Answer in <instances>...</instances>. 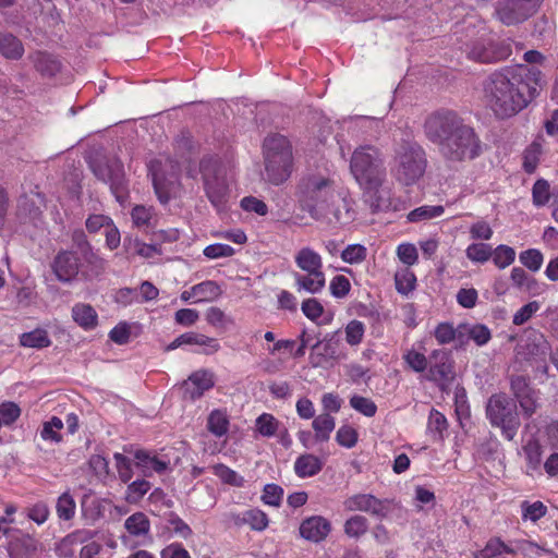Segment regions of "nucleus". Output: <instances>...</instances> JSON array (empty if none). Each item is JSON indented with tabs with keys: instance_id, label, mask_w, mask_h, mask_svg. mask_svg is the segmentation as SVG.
Wrapping results in <instances>:
<instances>
[{
	"instance_id": "obj_1",
	"label": "nucleus",
	"mask_w": 558,
	"mask_h": 558,
	"mask_svg": "<svg viewBox=\"0 0 558 558\" xmlns=\"http://www.w3.org/2000/svg\"><path fill=\"white\" fill-rule=\"evenodd\" d=\"M543 84V74L534 66H505L483 82L484 99L498 119H508L525 109L539 95Z\"/></svg>"
},
{
	"instance_id": "obj_2",
	"label": "nucleus",
	"mask_w": 558,
	"mask_h": 558,
	"mask_svg": "<svg viewBox=\"0 0 558 558\" xmlns=\"http://www.w3.org/2000/svg\"><path fill=\"white\" fill-rule=\"evenodd\" d=\"M424 129L427 138L438 147L447 162L472 160L480 155L481 141L474 129L453 111L432 114Z\"/></svg>"
},
{
	"instance_id": "obj_3",
	"label": "nucleus",
	"mask_w": 558,
	"mask_h": 558,
	"mask_svg": "<svg viewBox=\"0 0 558 558\" xmlns=\"http://www.w3.org/2000/svg\"><path fill=\"white\" fill-rule=\"evenodd\" d=\"M350 171L363 190V204L371 214L397 209L391 190L385 184L387 170L379 148L373 145L356 147L350 159Z\"/></svg>"
},
{
	"instance_id": "obj_4",
	"label": "nucleus",
	"mask_w": 558,
	"mask_h": 558,
	"mask_svg": "<svg viewBox=\"0 0 558 558\" xmlns=\"http://www.w3.org/2000/svg\"><path fill=\"white\" fill-rule=\"evenodd\" d=\"M300 193V202L315 219L347 225L356 218L353 199L329 179L308 177L301 182Z\"/></svg>"
},
{
	"instance_id": "obj_5",
	"label": "nucleus",
	"mask_w": 558,
	"mask_h": 558,
	"mask_svg": "<svg viewBox=\"0 0 558 558\" xmlns=\"http://www.w3.org/2000/svg\"><path fill=\"white\" fill-rule=\"evenodd\" d=\"M265 180L274 185L284 183L292 173V145L284 135H267L262 145Z\"/></svg>"
},
{
	"instance_id": "obj_6",
	"label": "nucleus",
	"mask_w": 558,
	"mask_h": 558,
	"mask_svg": "<svg viewBox=\"0 0 558 558\" xmlns=\"http://www.w3.org/2000/svg\"><path fill=\"white\" fill-rule=\"evenodd\" d=\"M89 168L93 174L105 184H108L111 193L119 203H123L129 196V182L124 167L116 156L95 154L89 159Z\"/></svg>"
},
{
	"instance_id": "obj_7",
	"label": "nucleus",
	"mask_w": 558,
	"mask_h": 558,
	"mask_svg": "<svg viewBox=\"0 0 558 558\" xmlns=\"http://www.w3.org/2000/svg\"><path fill=\"white\" fill-rule=\"evenodd\" d=\"M486 416L493 426L501 429L505 439H514L521 422L515 403L507 395L496 393L488 399Z\"/></svg>"
},
{
	"instance_id": "obj_8",
	"label": "nucleus",
	"mask_w": 558,
	"mask_h": 558,
	"mask_svg": "<svg viewBox=\"0 0 558 558\" xmlns=\"http://www.w3.org/2000/svg\"><path fill=\"white\" fill-rule=\"evenodd\" d=\"M397 179L409 185L423 177L427 160L424 149L416 143H403L396 153Z\"/></svg>"
},
{
	"instance_id": "obj_9",
	"label": "nucleus",
	"mask_w": 558,
	"mask_h": 558,
	"mask_svg": "<svg viewBox=\"0 0 558 558\" xmlns=\"http://www.w3.org/2000/svg\"><path fill=\"white\" fill-rule=\"evenodd\" d=\"M90 246H75V248L60 252L53 259L52 269L62 282H70L80 272L86 274L89 262Z\"/></svg>"
},
{
	"instance_id": "obj_10",
	"label": "nucleus",
	"mask_w": 558,
	"mask_h": 558,
	"mask_svg": "<svg viewBox=\"0 0 558 558\" xmlns=\"http://www.w3.org/2000/svg\"><path fill=\"white\" fill-rule=\"evenodd\" d=\"M199 171L207 197L214 206L219 207L228 195V184L219 160L214 157H204L199 162Z\"/></svg>"
},
{
	"instance_id": "obj_11",
	"label": "nucleus",
	"mask_w": 558,
	"mask_h": 558,
	"mask_svg": "<svg viewBox=\"0 0 558 558\" xmlns=\"http://www.w3.org/2000/svg\"><path fill=\"white\" fill-rule=\"evenodd\" d=\"M429 360L426 379L441 390L447 389L456 378L454 361L450 352L435 349L430 352Z\"/></svg>"
},
{
	"instance_id": "obj_12",
	"label": "nucleus",
	"mask_w": 558,
	"mask_h": 558,
	"mask_svg": "<svg viewBox=\"0 0 558 558\" xmlns=\"http://www.w3.org/2000/svg\"><path fill=\"white\" fill-rule=\"evenodd\" d=\"M343 507L349 512L361 511L372 517L384 519L389 513L390 501L388 499H379L372 494H355L343 501Z\"/></svg>"
},
{
	"instance_id": "obj_13",
	"label": "nucleus",
	"mask_w": 558,
	"mask_h": 558,
	"mask_svg": "<svg viewBox=\"0 0 558 558\" xmlns=\"http://www.w3.org/2000/svg\"><path fill=\"white\" fill-rule=\"evenodd\" d=\"M227 521L234 527L248 526L252 531L263 532L269 525L268 514L259 508H250L244 511H230Z\"/></svg>"
},
{
	"instance_id": "obj_14",
	"label": "nucleus",
	"mask_w": 558,
	"mask_h": 558,
	"mask_svg": "<svg viewBox=\"0 0 558 558\" xmlns=\"http://www.w3.org/2000/svg\"><path fill=\"white\" fill-rule=\"evenodd\" d=\"M496 17L506 26L521 24L533 14L520 0H499L495 10Z\"/></svg>"
},
{
	"instance_id": "obj_15",
	"label": "nucleus",
	"mask_w": 558,
	"mask_h": 558,
	"mask_svg": "<svg viewBox=\"0 0 558 558\" xmlns=\"http://www.w3.org/2000/svg\"><path fill=\"white\" fill-rule=\"evenodd\" d=\"M134 466L144 477H151L154 474L161 475L169 469L170 461L154 451L137 449L133 453Z\"/></svg>"
},
{
	"instance_id": "obj_16",
	"label": "nucleus",
	"mask_w": 558,
	"mask_h": 558,
	"mask_svg": "<svg viewBox=\"0 0 558 558\" xmlns=\"http://www.w3.org/2000/svg\"><path fill=\"white\" fill-rule=\"evenodd\" d=\"M124 529L128 536L134 539L136 546H148L154 542L150 521L144 512L137 511L128 517L124 521Z\"/></svg>"
},
{
	"instance_id": "obj_17",
	"label": "nucleus",
	"mask_w": 558,
	"mask_h": 558,
	"mask_svg": "<svg viewBox=\"0 0 558 558\" xmlns=\"http://www.w3.org/2000/svg\"><path fill=\"white\" fill-rule=\"evenodd\" d=\"M215 386V375L209 369H197L193 372L183 383L184 396L196 400Z\"/></svg>"
},
{
	"instance_id": "obj_18",
	"label": "nucleus",
	"mask_w": 558,
	"mask_h": 558,
	"mask_svg": "<svg viewBox=\"0 0 558 558\" xmlns=\"http://www.w3.org/2000/svg\"><path fill=\"white\" fill-rule=\"evenodd\" d=\"M300 535L312 543H320L331 531V523L322 515H312L300 524Z\"/></svg>"
},
{
	"instance_id": "obj_19",
	"label": "nucleus",
	"mask_w": 558,
	"mask_h": 558,
	"mask_svg": "<svg viewBox=\"0 0 558 558\" xmlns=\"http://www.w3.org/2000/svg\"><path fill=\"white\" fill-rule=\"evenodd\" d=\"M89 233H100L106 238V244H119L120 232L112 220L104 215H93L86 221Z\"/></svg>"
},
{
	"instance_id": "obj_20",
	"label": "nucleus",
	"mask_w": 558,
	"mask_h": 558,
	"mask_svg": "<svg viewBox=\"0 0 558 558\" xmlns=\"http://www.w3.org/2000/svg\"><path fill=\"white\" fill-rule=\"evenodd\" d=\"M16 217L21 225H32L39 228L43 223V211L36 199L28 196H22L19 199Z\"/></svg>"
},
{
	"instance_id": "obj_21",
	"label": "nucleus",
	"mask_w": 558,
	"mask_h": 558,
	"mask_svg": "<svg viewBox=\"0 0 558 558\" xmlns=\"http://www.w3.org/2000/svg\"><path fill=\"white\" fill-rule=\"evenodd\" d=\"M525 460V474L532 477L541 476L543 448L537 439H530L522 447Z\"/></svg>"
},
{
	"instance_id": "obj_22",
	"label": "nucleus",
	"mask_w": 558,
	"mask_h": 558,
	"mask_svg": "<svg viewBox=\"0 0 558 558\" xmlns=\"http://www.w3.org/2000/svg\"><path fill=\"white\" fill-rule=\"evenodd\" d=\"M466 340H473L476 345L482 347L492 339L489 328L484 324H460L459 341L463 344Z\"/></svg>"
},
{
	"instance_id": "obj_23",
	"label": "nucleus",
	"mask_w": 558,
	"mask_h": 558,
	"mask_svg": "<svg viewBox=\"0 0 558 558\" xmlns=\"http://www.w3.org/2000/svg\"><path fill=\"white\" fill-rule=\"evenodd\" d=\"M153 185L160 203L167 204L169 199L177 194L179 189L177 170H174L170 179H166L161 174L154 172Z\"/></svg>"
},
{
	"instance_id": "obj_24",
	"label": "nucleus",
	"mask_w": 558,
	"mask_h": 558,
	"mask_svg": "<svg viewBox=\"0 0 558 558\" xmlns=\"http://www.w3.org/2000/svg\"><path fill=\"white\" fill-rule=\"evenodd\" d=\"M323 466L324 463L318 457L303 453L294 462V472L300 478H307L317 475Z\"/></svg>"
},
{
	"instance_id": "obj_25",
	"label": "nucleus",
	"mask_w": 558,
	"mask_h": 558,
	"mask_svg": "<svg viewBox=\"0 0 558 558\" xmlns=\"http://www.w3.org/2000/svg\"><path fill=\"white\" fill-rule=\"evenodd\" d=\"M180 339L184 342V344L202 347L199 353L206 355L214 354L220 349V344L216 338H211L194 331L180 335Z\"/></svg>"
},
{
	"instance_id": "obj_26",
	"label": "nucleus",
	"mask_w": 558,
	"mask_h": 558,
	"mask_svg": "<svg viewBox=\"0 0 558 558\" xmlns=\"http://www.w3.org/2000/svg\"><path fill=\"white\" fill-rule=\"evenodd\" d=\"M72 318L84 330H92L98 325L95 308L86 303H76L72 307Z\"/></svg>"
},
{
	"instance_id": "obj_27",
	"label": "nucleus",
	"mask_w": 558,
	"mask_h": 558,
	"mask_svg": "<svg viewBox=\"0 0 558 558\" xmlns=\"http://www.w3.org/2000/svg\"><path fill=\"white\" fill-rule=\"evenodd\" d=\"M0 54L9 60H20L24 54L23 43L9 32H0Z\"/></svg>"
},
{
	"instance_id": "obj_28",
	"label": "nucleus",
	"mask_w": 558,
	"mask_h": 558,
	"mask_svg": "<svg viewBox=\"0 0 558 558\" xmlns=\"http://www.w3.org/2000/svg\"><path fill=\"white\" fill-rule=\"evenodd\" d=\"M29 58L36 70L44 76L50 77L60 71L61 64L59 60L47 52L36 51L32 53Z\"/></svg>"
},
{
	"instance_id": "obj_29",
	"label": "nucleus",
	"mask_w": 558,
	"mask_h": 558,
	"mask_svg": "<svg viewBox=\"0 0 558 558\" xmlns=\"http://www.w3.org/2000/svg\"><path fill=\"white\" fill-rule=\"evenodd\" d=\"M312 427L316 441L326 442L336 427V418L329 413H322L313 418Z\"/></svg>"
},
{
	"instance_id": "obj_30",
	"label": "nucleus",
	"mask_w": 558,
	"mask_h": 558,
	"mask_svg": "<svg viewBox=\"0 0 558 558\" xmlns=\"http://www.w3.org/2000/svg\"><path fill=\"white\" fill-rule=\"evenodd\" d=\"M402 360L407 367L414 373H424L428 368L429 357L426 356L424 347H421V350L414 347L407 349L402 354Z\"/></svg>"
},
{
	"instance_id": "obj_31",
	"label": "nucleus",
	"mask_w": 558,
	"mask_h": 558,
	"mask_svg": "<svg viewBox=\"0 0 558 558\" xmlns=\"http://www.w3.org/2000/svg\"><path fill=\"white\" fill-rule=\"evenodd\" d=\"M295 286L298 290H305L310 293H318L325 286V275L323 271H314L306 275H295Z\"/></svg>"
},
{
	"instance_id": "obj_32",
	"label": "nucleus",
	"mask_w": 558,
	"mask_h": 558,
	"mask_svg": "<svg viewBox=\"0 0 558 558\" xmlns=\"http://www.w3.org/2000/svg\"><path fill=\"white\" fill-rule=\"evenodd\" d=\"M295 263L298 267L306 274L323 271V263L320 256L310 247H304L298 253Z\"/></svg>"
},
{
	"instance_id": "obj_33",
	"label": "nucleus",
	"mask_w": 558,
	"mask_h": 558,
	"mask_svg": "<svg viewBox=\"0 0 558 558\" xmlns=\"http://www.w3.org/2000/svg\"><path fill=\"white\" fill-rule=\"evenodd\" d=\"M20 344L24 348L44 349L51 345V339L47 330L36 328L20 336Z\"/></svg>"
},
{
	"instance_id": "obj_34",
	"label": "nucleus",
	"mask_w": 558,
	"mask_h": 558,
	"mask_svg": "<svg viewBox=\"0 0 558 558\" xmlns=\"http://www.w3.org/2000/svg\"><path fill=\"white\" fill-rule=\"evenodd\" d=\"M368 526L369 523L366 517L354 514L345 520L343 532L348 537L359 539L367 533Z\"/></svg>"
},
{
	"instance_id": "obj_35",
	"label": "nucleus",
	"mask_w": 558,
	"mask_h": 558,
	"mask_svg": "<svg viewBox=\"0 0 558 558\" xmlns=\"http://www.w3.org/2000/svg\"><path fill=\"white\" fill-rule=\"evenodd\" d=\"M125 489V501L131 505L138 504L143 497L150 490L151 484L149 481L144 478H137L133 482L126 483Z\"/></svg>"
},
{
	"instance_id": "obj_36",
	"label": "nucleus",
	"mask_w": 558,
	"mask_h": 558,
	"mask_svg": "<svg viewBox=\"0 0 558 558\" xmlns=\"http://www.w3.org/2000/svg\"><path fill=\"white\" fill-rule=\"evenodd\" d=\"M229 418L223 410H214L207 418V428L216 437H222L228 433Z\"/></svg>"
},
{
	"instance_id": "obj_37",
	"label": "nucleus",
	"mask_w": 558,
	"mask_h": 558,
	"mask_svg": "<svg viewBox=\"0 0 558 558\" xmlns=\"http://www.w3.org/2000/svg\"><path fill=\"white\" fill-rule=\"evenodd\" d=\"M256 430L263 437H274L282 427L281 422L270 413L260 414L255 421Z\"/></svg>"
},
{
	"instance_id": "obj_38",
	"label": "nucleus",
	"mask_w": 558,
	"mask_h": 558,
	"mask_svg": "<svg viewBox=\"0 0 558 558\" xmlns=\"http://www.w3.org/2000/svg\"><path fill=\"white\" fill-rule=\"evenodd\" d=\"M193 292H195L197 303L211 302L221 295L220 287L211 280L193 286Z\"/></svg>"
},
{
	"instance_id": "obj_39",
	"label": "nucleus",
	"mask_w": 558,
	"mask_h": 558,
	"mask_svg": "<svg viewBox=\"0 0 558 558\" xmlns=\"http://www.w3.org/2000/svg\"><path fill=\"white\" fill-rule=\"evenodd\" d=\"M520 508L522 520L534 523L544 518L548 511L547 506L541 500L534 502L524 500L521 502Z\"/></svg>"
},
{
	"instance_id": "obj_40",
	"label": "nucleus",
	"mask_w": 558,
	"mask_h": 558,
	"mask_svg": "<svg viewBox=\"0 0 558 558\" xmlns=\"http://www.w3.org/2000/svg\"><path fill=\"white\" fill-rule=\"evenodd\" d=\"M445 208L441 205H423L411 210L407 218L410 222L426 221L444 214Z\"/></svg>"
},
{
	"instance_id": "obj_41",
	"label": "nucleus",
	"mask_w": 558,
	"mask_h": 558,
	"mask_svg": "<svg viewBox=\"0 0 558 558\" xmlns=\"http://www.w3.org/2000/svg\"><path fill=\"white\" fill-rule=\"evenodd\" d=\"M76 504L73 496L69 492H64L59 496L56 504V512L60 520L70 521L74 518Z\"/></svg>"
},
{
	"instance_id": "obj_42",
	"label": "nucleus",
	"mask_w": 558,
	"mask_h": 558,
	"mask_svg": "<svg viewBox=\"0 0 558 558\" xmlns=\"http://www.w3.org/2000/svg\"><path fill=\"white\" fill-rule=\"evenodd\" d=\"M214 474L220 478V481L225 484L234 487H243L245 484V480L238 472L230 469L226 464L218 463L213 466Z\"/></svg>"
},
{
	"instance_id": "obj_43",
	"label": "nucleus",
	"mask_w": 558,
	"mask_h": 558,
	"mask_svg": "<svg viewBox=\"0 0 558 558\" xmlns=\"http://www.w3.org/2000/svg\"><path fill=\"white\" fill-rule=\"evenodd\" d=\"M517 554H521L524 558H539L545 554L551 553L550 549L530 539H517L515 542Z\"/></svg>"
},
{
	"instance_id": "obj_44",
	"label": "nucleus",
	"mask_w": 558,
	"mask_h": 558,
	"mask_svg": "<svg viewBox=\"0 0 558 558\" xmlns=\"http://www.w3.org/2000/svg\"><path fill=\"white\" fill-rule=\"evenodd\" d=\"M63 421L58 416H52L49 421L44 422L40 430V437L46 441L60 442L62 440L61 429Z\"/></svg>"
},
{
	"instance_id": "obj_45",
	"label": "nucleus",
	"mask_w": 558,
	"mask_h": 558,
	"mask_svg": "<svg viewBox=\"0 0 558 558\" xmlns=\"http://www.w3.org/2000/svg\"><path fill=\"white\" fill-rule=\"evenodd\" d=\"M427 428L434 435L435 439L442 440L444 433L448 428V421L441 412L432 409L428 416Z\"/></svg>"
},
{
	"instance_id": "obj_46",
	"label": "nucleus",
	"mask_w": 558,
	"mask_h": 558,
	"mask_svg": "<svg viewBox=\"0 0 558 558\" xmlns=\"http://www.w3.org/2000/svg\"><path fill=\"white\" fill-rule=\"evenodd\" d=\"M133 223L137 228L149 229L154 226L155 215L151 207L136 205L131 213Z\"/></svg>"
},
{
	"instance_id": "obj_47",
	"label": "nucleus",
	"mask_w": 558,
	"mask_h": 558,
	"mask_svg": "<svg viewBox=\"0 0 558 558\" xmlns=\"http://www.w3.org/2000/svg\"><path fill=\"white\" fill-rule=\"evenodd\" d=\"M395 283L396 289L400 294L408 295L416 287V277L413 271L405 268L396 272Z\"/></svg>"
},
{
	"instance_id": "obj_48",
	"label": "nucleus",
	"mask_w": 558,
	"mask_h": 558,
	"mask_svg": "<svg viewBox=\"0 0 558 558\" xmlns=\"http://www.w3.org/2000/svg\"><path fill=\"white\" fill-rule=\"evenodd\" d=\"M434 337L438 344H449L453 340H459V327L454 328L451 323H439L434 329Z\"/></svg>"
},
{
	"instance_id": "obj_49",
	"label": "nucleus",
	"mask_w": 558,
	"mask_h": 558,
	"mask_svg": "<svg viewBox=\"0 0 558 558\" xmlns=\"http://www.w3.org/2000/svg\"><path fill=\"white\" fill-rule=\"evenodd\" d=\"M345 341L351 347H356L362 343L365 333V325L361 320H350L345 328Z\"/></svg>"
},
{
	"instance_id": "obj_50",
	"label": "nucleus",
	"mask_w": 558,
	"mask_h": 558,
	"mask_svg": "<svg viewBox=\"0 0 558 558\" xmlns=\"http://www.w3.org/2000/svg\"><path fill=\"white\" fill-rule=\"evenodd\" d=\"M113 459L116 462L119 480L124 484L129 483L134 475L131 459L120 452H116L113 454Z\"/></svg>"
},
{
	"instance_id": "obj_51",
	"label": "nucleus",
	"mask_w": 558,
	"mask_h": 558,
	"mask_svg": "<svg viewBox=\"0 0 558 558\" xmlns=\"http://www.w3.org/2000/svg\"><path fill=\"white\" fill-rule=\"evenodd\" d=\"M515 252L512 246H496L492 251V259L498 268H506L514 262Z\"/></svg>"
},
{
	"instance_id": "obj_52",
	"label": "nucleus",
	"mask_w": 558,
	"mask_h": 558,
	"mask_svg": "<svg viewBox=\"0 0 558 558\" xmlns=\"http://www.w3.org/2000/svg\"><path fill=\"white\" fill-rule=\"evenodd\" d=\"M350 405L367 417H373L377 412V405L372 399L357 395L350 398Z\"/></svg>"
},
{
	"instance_id": "obj_53",
	"label": "nucleus",
	"mask_w": 558,
	"mask_h": 558,
	"mask_svg": "<svg viewBox=\"0 0 558 558\" xmlns=\"http://www.w3.org/2000/svg\"><path fill=\"white\" fill-rule=\"evenodd\" d=\"M533 203L536 206H544L550 199V186L544 179H538L532 189Z\"/></svg>"
},
{
	"instance_id": "obj_54",
	"label": "nucleus",
	"mask_w": 558,
	"mask_h": 558,
	"mask_svg": "<svg viewBox=\"0 0 558 558\" xmlns=\"http://www.w3.org/2000/svg\"><path fill=\"white\" fill-rule=\"evenodd\" d=\"M21 415L20 407L14 402H3L0 404V427L12 425Z\"/></svg>"
},
{
	"instance_id": "obj_55",
	"label": "nucleus",
	"mask_w": 558,
	"mask_h": 558,
	"mask_svg": "<svg viewBox=\"0 0 558 558\" xmlns=\"http://www.w3.org/2000/svg\"><path fill=\"white\" fill-rule=\"evenodd\" d=\"M283 497V488L277 484H266L262 494V501L265 505L279 507Z\"/></svg>"
},
{
	"instance_id": "obj_56",
	"label": "nucleus",
	"mask_w": 558,
	"mask_h": 558,
	"mask_svg": "<svg viewBox=\"0 0 558 558\" xmlns=\"http://www.w3.org/2000/svg\"><path fill=\"white\" fill-rule=\"evenodd\" d=\"M359 439V434L355 428L349 425L341 426L336 434V441L344 448H353Z\"/></svg>"
},
{
	"instance_id": "obj_57",
	"label": "nucleus",
	"mask_w": 558,
	"mask_h": 558,
	"mask_svg": "<svg viewBox=\"0 0 558 558\" xmlns=\"http://www.w3.org/2000/svg\"><path fill=\"white\" fill-rule=\"evenodd\" d=\"M355 122L356 125L361 128H366L371 131H374V134H371V136L374 138H378L379 135L385 131L381 117L361 116L355 118Z\"/></svg>"
},
{
	"instance_id": "obj_58",
	"label": "nucleus",
	"mask_w": 558,
	"mask_h": 558,
	"mask_svg": "<svg viewBox=\"0 0 558 558\" xmlns=\"http://www.w3.org/2000/svg\"><path fill=\"white\" fill-rule=\"evenodd\" d=\"M26 514L29 520L34 521L38 525H41L48 520L50 510L46 502L38 501L27 508Z\"/></svg>"
},
{
	"instance_id": "obj_59",
	"label": "nucleus",
	"mask_w": 558,
	"mask_h": 558,
	"mask_svg": "<svg viewBox=\"0 0 558 558\" xmlns=\"http://www.w3.org/2000/svg\"><path fill=\"white\" fill-rule=\"evenodd\" d=\"M131 326L126 322H120L109 332V339L119 344L123 345L130 341Z\"/></svg>"
},
{
	"instance_id": "obj_60",
	"label": "nucleus",
	"mask_w": 558,
	"mask_h": 558,
	"mask_svg": "<svg viewBox=\"0 0 558 558\" xmlns=\"http://www.w3.org/2000/svg\"><path fill=\"white\" fill-rule=\"evenodd\" d=\"M539 303L537 301H531L527 304L520 307L513 315L512 323L515 326L525 324L531 317L539 310Z\"/></svg>"
},
{
	"instance_id": "obj_61",
	"label": "nucleus",
	"mask_w": 558,
	"mask_h": 558,
	"mask_svg": "<svg viewBox=\"0 0 558 558\" xmlns=\"http://www.w3.org/2000/svg\"><path fill=\"white\" fill-rule=\"evenodd\" d=\"M520 262L530 270L537 271L543 264V255L538 250L530 248L520 254Z\"/></svg>"
},
{
	"instance_id": "obj_62",
	"label": "nucleus",
	"mask_w": 558,
	"mask_h": 558,
	"mask_svg": "<svg viewBox=\"0 0 558 558\" xmlns=\"http://www.w3.org/2000/svg\"><path fill=\"white\" fill-rule=\"evenodd\" d=\"M301 310L303 314L312 322H316L324 313V306L315 298L304 300L302 302Z\"/></svg>"
},
{
	"instance_id": "obj_63",
	"label": "nucleus",
	"mask_w": 558,
	"mask_h": 558,
	"mask_svg": "<svg viewBox=\"0 0 558 558\" xmlns=\"http://www.w3.org/2000/svg\"><path fill=\"white\" fill-rule=\"evenodd\" d=\"M517 400L523 411L524 416L531 417L536 412L538 407V396L535 389L531 391V393H526L517 398Z\"/></svg>"
},
{
	"instance_id": "obj_64",
	"label": "nucleus",
	"mask_w": 558,
	"mask_h": 558,
	"mask_svg": "<svg viewBox=\"0 0 558 558\" xmlns=\"http://www.w3.org/2000/svg\"><path fill=\"white\" fill-rule=\"evenodd\" d=\"M457 302L463 308H473L478 300L477 290L474 288H462L457 292Z\"/></svg>"
}]
</instances>
